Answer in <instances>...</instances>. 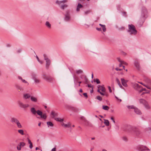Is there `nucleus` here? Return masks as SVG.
<instances>
[{"label":"nucleus","mask_w":151,"mask_h":151,"mask_svg":"<svg viewBox=\"0 0 151 151\" xmlns=\"http://www.w3.org/2000/svg\"><path fill=\"white\" fill-rule=\"evenodd\" d=\"M100 88H98V89L97 90V91L102 96H104L105 95V93H102L100 91Z\"/></svg>","instance_id":"37"},{"label":"nucleus","mask_w":151,"mask_h":151,"mask_svg":"<svg viewBox=\"0 0 151 151\" xmlns=\"http://www.w3.org/2000/svg\"><path fill=\"white\" fill-rule=\"evenodd\" d=\"M84 96L87 99L88 98V96L86 93H84L83 94Z\"/></svg>","instance_id":"46"},{"label":"nucleus","mask_w":151,"mask_h":151,"mask_svg":"<svg viewBox=\"0 0 151 151\" xmlns=\"http://www.w3.org/2000/svg\"><path fill=\"white\" fill-rule=\"evenodd\" d=\"M36 58L37 59V61L41 64H42L43 63V62L42 61H40L39 58L37 56H36Z\"/></svg>","instance_id":"39"},{"label":"nucleus","mask_w":151,"mask_h":151,"mask_svg":"<svg viewBox=\"0 0 151 151\" xmlns=\"http://www.w3.org/2000/svg\"><path fill=\"white\" fill-rule=\"evenodd\" d=\"M18 121V120L14 117L12 118L11 119V121L12 123H15L16 124Z\"/></svg>","instance_id":"20"},{"label":"nucleus","mask_w":151,"mask_h":151,"mask_svg":"<svg viewBox=\"0 0 151 151\" xmlns=\"http://www.w3.org/2000/svg\"><path fill=\"white\" fill-rule=\"evenodd\" d=\"M37 114L40 116V117L44 119H46L47 116L45 114H42V112L39 110H38Z\"/></svg>","instance_id":"10"},{"label":"nucleus","mask_w":151,"mask_h":151,"mask_svg":"<svg viewBox=\"0 0 151 151\" xmlns=\"http://www.w3.org/2000/svg\"><path fill=\"white\" fill-rule=\"evenodd\" d=\"M42 78L48 82H52L55 81L54 78L52 77L51 76L46 75L45 74L42 75Z\"/></svg>","instance_id":"3"},{"label":"nucleus","mask_w":151,"mask_h":151,"mask_svg":"<svg viewBox=\"0 0 151 151\" xmlns=\"http://www.w3.org/2000/svg\"><path fill=\"white\" fill-rule=\"evenodd\" d=\"M108 88L109 92L110 93H111L112 92V90H111V87L110 86H108Z\"/></svg>","instance_id":"48"},{"label":"nucleus","mask_w":151,"mask_h":151,"mask_svg":"<svg viewBox=\"0 0 151 151\" xmlns=\"http://www.w3.org/2000/svg\"><path fill=\"white\" fill-rule=\"evenodd\" d=\"M30 111L34 115H35L36 114H37L38 110L36 111L34 107H32L31 108Z\"/></svg>","instance_id":"17"},{"label":"nucleus","mask_w":151,"mask_h":151,"mask_svg":"<svg viewBox=\"0 0 151 151\" xmlns=\"http://www.w3.org/2000/svg\"><path fill=\"white\" fill-rule=\"evenodd\" d=\"M127 32L130 35H135L137 33V31L135 27L132 24L128 25V29L127 30Z\"/></svg>","instance_id":"1"},{"label":"nucleus","mask_w":151,"mask_h":151,"mask_svg":"<svg viewBox=\"0 0 151 151\" xmlns=\"http://www.w3.org/2000/svg\"><path fill=\"white\" fill-rule=\"evenodd\" d=\"M79 92H80L82 93L83 92V91L82 89H80L79 90Z\"/></svg>","instance_id":"59"},{"label":"nucleus","mask_w":151,"mask_h":151,"mask_svg":"<svg viewBox=\"0 0 151 151\" xmlns=\"http://www.w3.org/2000/svg\"><path fill=\"white\" fill-rule=\"evenodd\" d=\"M67 2V0H63L61 1H59L57 0L56 1L55 3L59 5H61L60 6L61 8L63 9H64L67 8L68 7V5L66 4H64L63 5H62V4L65 3Z\"/></svg>","instance_id":"2"},{"label":"nucleus","mask_w":151,"mask_h":151,"mask_svg":"<svg viewBox=\"0 0 151 151\" xmlns=\"http://www.w3.org/2000/svg\"><path fill=\"white\" fill-rule=\"evenodd\" d=\"M90 10H88V11H87L86 12H85L84 13V15H86V14H89L90 12Z\"/></svg>","instance_id":"44"},{"label":"nucleus","mask_w":151,"mask_h":151,"mask_svg":"<svg viewBox=\"0 0 151 151\" xmlns=\"http://www.w3.org/2000/svg\"><path fill=\"white\" fill-rule=\"evenodd\" d=\"M137 149L139 151H150V150L146 147L142 145L138 146L137 147Z\"/></svg>","instance_id":"7"},{"label":"nucleus","mask_w":151,"mask_h":151,"mask_svg":"<svg viewBox=\"0 0 151 151\" xmlns=\"http://www.w3.org/2000/svg\"><path fill=\"white\" fill-rule=\"evenodd\" d=\"M55 120L56 121L60 122H63L64 121L63 118L59 117L55 118Z\"/></svg>","instance_id":"21"},{"label":"nucleus","mask_w":151,"mask_h":151,"mask_svg":"<svg viewBox=\"0 0 151 151\" xmlns=\"http://www.w3.org/2000/svg\"><path fill=\"white\" fill-rule=\"evenodd\" d=\"M146 89L145 88H143L142 89V91H146Z\"/></svg>","instance_id":"62"},{"label":"nucleus","mask_w":151,"mask_h":151,"mask_svg":"<svg viewBox=\"0 0 151 151\" xmlns=\"http://www.w3.org/2000/svg\"><path fill=\"white\" fill-rule=\"evenodd\" d=\"M96 29L98 31H101V28H99L98 27L96 28Z\"/></svg>","instance_id":"49"},{"label":"nucleus","mask_w":151,"mask_h":151,"mask_svg":"<svg viewBox=\"0 0 151 151\" xmlns=\"http://www.w3.org/2000/svg\"><path fill=\"white\" fill-rule=\"evenodd\" d=\"M120 29L122 30H123L124 29V27H122L120 28Z\"/></svg>","instance_id":"61"},{"label":"nucleus","mask_w":151,"mask_h":151,"mask_svg":"<svg viewBox=\"0 0 151 151\" xmlns=\"http://www.w3.org/2000/svg\"><path fill=\"white\" fill-rule=\"evenodd\" d=\"M111 119L113 121V122L114 123H115V121H114V118L113 117H111Z\"/></svg>","instance_id":"47"},{"label":"nucleus","mask_w":151,"mask_h":151,"mask_svg":"<svg viewBox=\"0 0 151 151\" xmlns=\"http://www.w3.org/2000/svg\"><path fill=\"white\" fill-rule=\"evenodd\" d=\"M127 107L128 109H134L135 107L133 105L127 106Z\"/></svg>","instance_id":"38"},{"label":"nucleus","mask_w":151,"mask_h":151,"mask_svg":"<svg viewBox=\"0 0 151 151\" xmlns=\"http://www.w3.org/2000/svg\"><path fill=\"white\" fill-rule=\"evenodd\" d=\"M65 20L66 21H69L70 19V17L69 15L68 14V12H67L66 14H65Z\"/></svg>","instance_id":"23"},{"label":"nucleus","mask_w":151,"mask_h":151,"mask_svg":"<svg viewBox=\"0 0 151 151\" xmlns=\"http://www.w3.org/2000/svg\"><path fill=\"white\" fill-rule=\"evenodd\" d=\"M139 101L140 104H143L145 107L147 109H150V106H149L147 102L143 99H139Z\"/></svg>","instance_id":"5"},{"label":"nucleus","mask_w":151,"mask_h":151,"mask_svg":"<svg viewBox=\"0 0 151 151\" xmlns=\"http://www.w3.org/2000/svg\"><path fill=\"white\" fill-rule=\"evenodd\" d=\"M44 59L46 60V66L48 67L50 65L51 61L48 58L47 56L45 54L44 55Z\"/></svg>","instance_id":"9"},{"label":"nucleus","mask_w":151,"mask_h":151,"mask_svg":"<svg viewBox=\"0 0 151 151\" xmlns=\"http://www.w3.org/2000/svg\"><path fill=\"white\" fill-rule=\"evenodd\" d=\"M147 13V11L146 8L145 6H142V16L143 17H145Z\"/></svg>","instance_id":"11"},{"label":"nucleus","mask_w":151,"mask_h":151,"mask_svg":"<svg viewBox=\"0 0 151 151\" xmlns=\"http://www.w3.org/2000/svg\"><path fill=\"white\" fill-rule=\"evenodd\" d=\"M116 82L117 83H118V85L121 84L120 82L119 79L117 78H116Z\"/></svg>","instance_id":"42"},{"label":"nucleus","mask_w":151,"mask_h":151,"mask_svg":"<svg viewBox=\"0 0 151 151\" xmlns=\"http://www.w3.org/2000/svg\"><path fill=\"white\" fill-rule=\"evenodd\" d=\"M79 78H77L76 77V82H78V83H79V84H80V83H81V81H79V82H78V81H79Z\"/></svg>","instance_id":"43"},{"label":"nucleus","mask_w":151,"mask_h":151,"mask_svg":"<svg viewBox=\"0 0 151 151\" xmlns=\"http://www.w3.org/2000/svg\"><path fill=\"white\" fill-rule=\"evenodd\" d=\"M122 63H120L119 65V67H121L122 66Z\"/></svg>","instance_id":"60"},{"label":"nucleus","mask_w":151,"mask_h":151,"mask_svg":"<svg viewBox=\"0 0 151 151\" xmlns=\"http://www.w3.org/2000/svg\"><path fill=\"white\" fill-rule=\"evenodd\" d=\"M99 25L101 26L102 27V30L104 32H105L106 31V26L105 25H103L101 24H99Z\"/></svg>","instance_id":"27"},{"label":"nucleus","mask_w":151,"mask_h":151,"mask_svg":"<svg viewBox=\"0 0 151 151\" xmlns=\"http://www.w3.org/2000/svg\"><path fill=\"white\" fill-rule=\"evenodd\" d=\"M47 124L48 127H49V126L52 127L53 126V124L50 122H47Z\"/></svg>","instance_id":"36"},{"label":"nucleus","mask_w":151,"mask_h":151,"mask_svg":"<svg viewBox=\"0 0 151 151\" xmlns=\"http://www.w3.org/2000/svg\"><path fill=\"white\" fill-rule=\"evenodd\" d=\"M128 127L129 129H132L136 135H138L140 134V132L139 129L136 127H132L129 126Z\"/></svg>","instance_id":"8"},{"label":"nucleus","mask_w":151,"mask_h":151,"mask_svg":"<svg viewBox=\"0 0 151 151\" xmlns=\"http://www.w3.org/2000/svg\"><path fill=\"white\" fill-rule=\"evenodd\" d=\"M115 70L117 71H119V70L120 71L122 70V69L118 68H116Z\"/></svg>","instance_id":"52"},{"label":"nucleus","mask_w":151,"mask_h":151,"mask_svg":"<svg viewBox=\"0 0 151 151\" xmlns=\"http://www.w3.org/2000/svg\"><path fill=\"white\" fill-rule=\"evenodd\" d=\"M84 122L85 125L87 126H91V123L86 120L85 119L84 121Z\"/></svg>","instance_id":"30"},{"label":"nucleus","mask_w":151,"mask_h":151,"mask_svg":"<svg viewBox=\"0 0 151 151\" xmlns=\"http://www.w3.org/2000/svg\"><path fill=\"white\" fill-rule=\"evenodd\" d=\"M31 95L29 93H24L23 94V98L25 100H27L30 98Z\"/></svg>","instance_id":"12"},{"label":"nucleus","mask_w":151,"mask_h":151,"mask_svg":"<svg viewBox=\"0 0 151 151\" xmlns=\"http://www.w3.org/2000/svg\"><path fill=\"white\" fill-rule=\"evenodd\" d=\"M119 86L121 88L124 89V88L122 86L121 84L119 85Z\"/></svg>","instance_id":"51"},{"label":"nucleus","mask_w":151,"mask_h":151,"mask_svg":"<svg viewBox=\"0 0 151 151\" xmlns=\"http://www.w3.org/2000/svg\"><path fill=\"white\" fill-rule=\"evenodd\" d=\"M139 83L141 84H142V85L143 86H146V85L144 84H143V83H142V82H139Z\"/></svg>","instance_id":"56"},{"label":"nucleus","mask_w":151,"mask_h":151,"mask_svg":"<svg viewBox=\"0 0 151 151\" xmlns=\"http://www.w3.org/2000/svg\"><path fill=\"white\" fill-rule=\"evenodd\" d=\"M134 109V111L136 114H141V111L137 108L135 107Z\"/></svg>","instance_id":"22"},{"label":"nucleus","mask_w":151,"mask_h":151,"mask_svg":"<svg viewBox=\"0 0 151 151\" xmlns=\"http://www.w3.org/2000/svg\"><path fill=\"white\" fill-rule=\"evenodd\" d=\"M121 80L122 85L125 87H127L128 85L127 83L128 82V81L127 80H125L124 78H121Z\"/></svg>","instance_id":"15"},{"label":"nucleus","mask_w":151,"mask_h":151,"mask_svg":"<svg viewBox=\"0 0 151 151\" xmlns=\"http://www.w3.org/2000/svg\"><path fill=\"white\" fill-rule=\"evenodd\" d=\"M104 124L106 126H108L109 125V122L108 120L104 119Z\"/></svg>","instance_id":"35"},{"label":"nucleus","mask_w":151,"mask_h":151,"mask_svg":"<svg viewBox=\"0 0 151 151\" xmlns=\"http://www.w3.org/2000/svg\"><path fill=\"white\" fill-rule=\"evenodd\" d=\"M62 126L63 127L67 128V127H71V124L70 123H68L67 124H65V123H63L61 124Z\"/></svg>","instance_id":"18"},{"label":"nucleus","mask_w":151,"mask_h":151,"mask_svg":"<svg viewBox=\"0 0 151 151\" xmlns=\"http://www.w3.org/2000/svg\"><path fill=\"white\" fill-rule=\"evenodd\" d=\"M109 108V107L107 106L103 105L102 106V109L105 110H108Z\"/></svg>","instance_id":"34"},{"label":"nucleus","mask_w":151,"mask_h":151,"mask_svg":"<svg viewBox=\"0 0 151 151\" xmlns=\"http://www.w3.org/2000/svg\"><path fill=\"white\" fill-rule=\"evenodd\" d=\"M25 144L24 142H20L17 147V149L18 150H20L22 147H24Z\"/></svg>","instance_id":"14"},{"label":"nucleus","mask_w":151,"mask_h":151,"mask_svg":"<svg viewBox=\"0 0 151 151\" xmlns=\"http://www.w3.org/2000/svg\"><path fill=\"white\" fill-rule=\"evenodd\" d=\"M16 124L17 125V127L19 128H22V127L20 123L19 122V121H18Z\"/></svg>","instance_id":"33"},{"label":"nucleus","mask_w":151,"mask_h":151,"mask_svg":"<svg viewBox=\"0 0 151 151\" xmlns=\"http://www.w3.org/2000/svg\"><path fill=\"white\" fill-rule=\"evenodd\" d=\"M148 89H151V88L149 86H146H146H145Z\"/></svg>","instance_id":"53"},{"label":"nucleus","mask_w":151,"mask_h":151,"mask_svg":"<svg viewBox=\"0 0 151 151\" xmlns=\"http://www.w3.org/2000/svg\"><path fill=\"white\" fill-rule=\"evenodd\" d=\"M88 87H93V86H92L91 84H90L88 85Z\"/></svg>","instance_id":"54"},{"label":"nucleus","mask_w":151,"mask_h":151,"mask_svg":"<svg viewBox=\"0 0 151 151\" xmlns=\"http://www.w3.org/2000/svg\"><path fill=\"white\" fill-rule=\"evenodd\" d=\"M28 143L29 144V147L30 149H32L33 147L32 144L31 142V140L28 139Z\"/></svg>","instance_id":"32"},{"label":"nucleus","mask_w":151,"mask_h":151,"mask_svg":"<svg viewBox=\"0 0 151 151\" xmlns=\"http://www.w3.org/2000/svg\"><path fill=\"white\" fill-rule=\"evenodd\" d=\"M18 78L19 79H20L21 80H22V78L20 76H19Z\"/></svg>","instance_id":"58"},{"label":"nucleus","mask_w":151,"mask_h":151,"mask_svg":"<svg viewBox=\"0 0 151 151\" xmlns=\"http://www.w3.org/2000/svg\"><path fill=\"white\" fill-rule=\"evenodd\" d=\"M96 99L99 100V101H101L102 100V98L101 97L98 96H96Z\"/></svg>","instance_id":"41"},{"label":"nucleus","mask_w":151,"mask_h":151,"mask_svg":"<svg viewBox=\"0 0 151 151\" xmlns=\"http://www.w3.org/2000/svg\"><path fill=\"white\" fill-rule=\"evenodd\" d=\"M134 85L136 86H138V84L137 83H136L134 84Z\"/></svg>","instance_id":"63"},{"label":"nucleus","mask_w":151,"mask_h":151,"mask_svg":"<svg viewBox=\"0 0 151 151\" xmlns=\"http://www.w3.org/2000/svg\"><path fill=\"white\" fill-rule=\"evenodd\" d=\"M45 25L48 28H50L51 27V24L48 21L46 22Z\"/></svg>","instance_id":"29"},{"label":"nucleus","mask_w":151,"mask_h":151,"mask_svg":"<svg viewBox=\"0 0 151 151\" xmlns=\"http://www.w3.org/2000/svg\"><path fill=\"white\" fill-rule=\"evenodd\" d=\"M30 99L32 101L34 102H37V98L34 96H31Z\"/></svg>","instance_id":"25"},{"label":"nucleus","mask_w":151,"mask_h":151,"mask_svg":"<svg viewBox=\"0 0 151 151\" xmlns=\"http://www.w3.org/2000/svg\"><path fill=\"white\" fill-rule=\"evenodd\" d=\"M123 140L124 141H127V138L125 137H123Z\"/></svg>","instance_id":"57"},{"label":"nucleus","mask_w":151,"mask_h":151,"mask_svg":"<svg viewBox=\"0 0 151 151\" xmlns=\"http://www.w3.org/2000/svg\"><path fill=\"white\" fill-rule=\"evenodd\" d=\"M83 73V70L81 69H78L76 70V74L77 75H79L82 74Z\"/></svg>","instance_id":"26"},{"label":"nucleus","mask_w":151,"mask_h":151,"mask_svg":"<svg viewBox=\"0 0 151 151\" xmlns=\"http://www.w3.org/2000/svg\"><path fill=\"white\" fill-rule=\"evenodd\" d=\"M134 64L135 66L138 70H139L140 69L141 67L138 61H135Z\"/></svg>","instance_id":"16"},{"label":"nucleus","mask_w":151,"mask_h":151,"mask_svg":"<svg viewBox=\"0 0 151 151\" xmlns=\"http://www.w3.org/2000/svg\"><path fill=\"white\" fill-rule=\"evenodd\" d=\"M32 78L34 80L35 83L39 84L40 83V80L38 78L36 74H32Z\"/></svg>","instance_id":"6"},{"label":"nucleus","mask_w":151,"mask_h":151,"mask_svg":"<svg viewBox=\"0 0 151 151\" xmlns=\"http://www.w3.org/2000/svg\"><path fill=\"white\" fill-rule=\"evenodd\" d=\"M51 116L52 118L55 119V118H56L55 117L58 116V113L54 111H52L51 113Z\"/></svg>","instance_id":"19"},{"label":"nucleus","mask_w":151,"mask_h":151,"mask_svg":"<svg viewBox=\"0 0 151 151\" xmlns=\"http://www.w3.org/2000/svg\"><path fill=\"white\" fill-rule=\"evenodd\" d=\"M94 81L96 82L97 84L100 83V81L98 78H96V80H95Z\"/></svg>","instance_id":"40"},{"label":"nucleus","mask_w":151,"mask_h":151,"mask_svg":"<svg viewBox=\"0 0 151 151\" xmlns=\"http://www.w3.org/2000/svg\"><path fill=\"white\" fill-rule=\"evenodd\" d=\"M17 88L18 90H22V88L19 86H17Z\"/></svg>","instance_id":"45"},{"label":"nucleus","mask_w":151,"mask_h":151,"mask_svg":"<svg viewBox=\"0 0 151 151\" xmlns=\"http://www.w3.org/2000/svg\"><path fill=\"white\" fill-rule=\"evenodd\" d=\"M117 59L120 63H122V64H124L126 65H128L127 63L124 62L123 61L121 60H120L119 58H117Z\"/></svg>","instance_id":"28"},{"label":"nucleus","mask_w":151,"mask_h":151,"mask_svg":"<svg viewBox=\"0 0 151 151\" xmlns=\"http://www.w3.org/2000/svg\"><path fill=\"white\" fill-rule=\"evenodd\" d=\"M83 7V5H82L81 4L79 3L77 5V7L76 9V11H79L80 10V9L82 8Z\"/></svg>","instance_id":"24"},{"label":"nucleus","mask_w":151,"mask_h":151,"mask_svg":"<svg viewBox=\"0 0 151 151\" xmlns=\"http://www.w3.org/2000/svg\"><path fill=\"white\" fill-rule=\"evenodd\" d=\"M22 82L24 83H27V81H26L24 79H22Z\"/></svg>","instance_id":"50"},{"label":"nucleus","mask_w":151,"mask_h":151,"mask_svg":"<svg viewBox=\"0 0 151 151\" xmlns=\"http://www.w3.org/2000/svg\"><path fill=\"white\" fill-rule=\"evenodd\" d=\"M39 148L38 147H36V148H35V149H36V150H39Z\"/></svg>","instance_id":"64"},{"label":"nucleus","mask_w":151,"mask_h":151,"mask_svg":"<svg viewBox=\"0 0 151 151\" xmlns=\"http://www.w3.org/2000/svg\"><path fill=\"white\" fill-rule=\"evenodd\" d=\"M17 104L20 107L23 109H26L29 107L30 106L29 104H24L20 101H17Z\"/></svg>","instance_id":"4"},{"label":"nucleus","mask_w":151,"mask_h":151,"mask_svg":"<svg viewBox=\"0 0 151 151\" xmlns=\"http://www.w3.org/2000/svg\"><path fill=\"white\" fill-rule=\"evenodd\" d=\"M55 150H56V148H53L52 149L51 151H55Z\"/></svg>","instance_id":"55"},{"label":"nucleus","mask_w":151,"mask_h":151,"mask_svg":"<svg viewBox=\"0 0 151 151\" xmlns=\"http://www.w3.org/2000/svg\"><path fill=\"white\" fill-rule=\"evenodd\" d=\"M98 88L100 89L101 91H102V93H105V95H106V96H107V95L106 94V89L104 87V85H98Z\"/></svg>","instance_id":"13"},{"label":"nucleus","mask_w":151,"mask_h":151,"mask_svg":"<svg viewBox=\"0 0 151 151\" xmlns=\"http://www.w3.org/2000/svg\"><path fill=\"white\" fill-rule=\"evenodd\" d=\"M18 132L19 134H20L21 135H24V131L23 129H19L18 130Z\"/></svg>","instance_id":"31"}]
</instances>
